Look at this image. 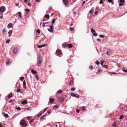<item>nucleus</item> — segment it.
<instances>
[{"mask_svg":"<svg viewBox=\"0 0 127 127\" xmlns=\"http://www.w3.org/2000/svg\"><path fill=\"white\" fill-rule=\"evenodd\" d=\"M104 63V62L103 61H102L101 62L100 64L101 65H103V64Z\"/></svg>","mask_w":127,"mask_h":127,"instance_id":"nucleus-51","label":"nucleus"},{"mask_svg":"<svg viewBox=\"0 0 127 127\" xmlns=\"http://www.w3.org/2000/svg\"><path fill=\"white\" fill-rule=\"evenodd\" d=\"M97 12H98L97 11H95V12L94 14H96L97 13Z\"/></svg>","mask_w":127,"mask_h":127,"instance_id":"nucleus-63","label":"nucleus"},{"mask_svg":"<svg viewBox=\"0 0 127 127\" xmlns=\"http://www.w3.org/2000/svg\"><path fill=\"white\" fill-rule=\"evenodd\" d=\"M64 98L62 97H60L59 98L58 100L60 102H62L64 101Z\"/></svg>","mask_w":127,"mask_h":127,"instance_id":"nucleus-7","label":"nucleus"},{"mask_svg":"<svg viewBox=\"0 0 127 127\" xmlns=\"http://www.w3.org/2000/svg\"><path fill=\"white\" fill-rule=\"evenodd\" d=\"M42 115L41 113H40L39 114L37 115V116L38 117H40Z\"/></svg>","mask_w":127,"mask_h":127,"instance_id":"nucleus-36","label":"nucleus"},{"mask_svg":"<svg viewBox=\"0 0 127 127\" xmlns=\"http://www.w3.org/2000/svg\"><path fill=\"white\" fill-rule=\"evenodd\" d=\"M42 45H37V46L39 48H41L42 47Z\"/></svg>","mask_w":127,"mask_h":127,"instance_id":"nucleus-47","label":"nucleus"},{"mask_svg":"<svg viewBox=\"0 0 127 127\" xmlns=\"http://www.w3.org/2000/svg\"><path fill=\"white\" fill-rule=\"evenodd\" d=\"M4 116L6 118H7L8 117V116L7 114H4Z\"/></svg>","mask_w":127,"mask_h":127,"instance_id":"nucleus-28","label":"nucleus"},{"mask_svg":"<svg viewBox=\"0 0 127 127\" xmlns=\"http://www.w3.org/2000/svg\"><path fill=\"white\" fill-rule=\"evenodd\" d=\"M119 6H122L123 5V4L120 3L119 4Z\"/></svg>","mask_w":127,"mask_h":127,"instance_id":"nucleus-49","label":"nucleus"},{"mask_svg":"<svg viewBox=\"0 0 127 127\" xmlns=\"http://www.w3.org/2000/svg\"><path fill=\"white\" fill-rule=\"evenodd\" d=\"M35 77L36 79L37 80H38L39 79V78L38 77V76L36 74V75H35Z\"/></svg>","mask_w":127,"mask_h":127,"instance_id":"nucleus-41","label":"nucleus"},{"mask_svg":"<svg viewBox=\"0 0 127 127\" xmlns=\"http://www.w3.org/2000/svg\"><path fill=\"white\" fill-rule=\"evenodd\" d=\"M118 3H124L125 2L124 0H118Z\"/></svg>","mask_w":127,"mask_h":127,"instance_id":"nucleus-12","label":"nucleus"},{"mask_svg":"<svg viewBox=\"0 0 127 127\" xmlns=\"http://www.w3.org/2000/svg\"><path fill=\"white\" fill-rule=\"evenodd\" d=\"M31 71L32 73L33 74H36V73H37L36 72V71H35L34 70H31Z\"/></svg>","mask_w":127,"mask_h":127,"instance_id":"nucleus-13","label":"nucleus"},{"mask_svg":"<svg viewBox=\"0 0 127 127\" xmlns=\"http://www.w3.org/2000/svg\"><path fill=\"white\" fill-rule=\"evenodd\" d=\"M75 90V88L74 87L72 88H71V90L72 91H74Z\"/></svg>","mask_w":127,"mask_h":127,"instance_id":"nucleus-44","label":"nucleus"},{"mask_svg":"<svg viewBox=\"0 0 127 127\" xmlns=\"http://www.w3.org/2000/svg\"><path fill=\"white\" fill-rule=\"evenodd\" d=\"M42 45V47H45V46H46V45H47V44H44L43 45Z\"/></svg>","mask_w":127,"mask_h":127,"instance_id":"nucleus-52","label":"nucleus"},{"mask_svg":"<svg viewBox=\"0 0 127 127\" xmlns=\"http://www.w3.org/2000/svg\"><path fill=\"white\" fill-rule=\"evenodd\" d=\"M22 103L23 104H27V101L25 100V101H23L22 102Z\"/></svg>","mask_w":127,"mask_h":127,"instance_id":"nucleus-15","label":"nucleus"},{"mask_svg":"<svg viewBox=\"0 0 127 127\" xmlns=\"http://www.w3.org/2000/svg\"><path fill=\"white\" fill-rule=\"evenodd\" d=\"M43 25L42 26L43 27H45V26L47 27H49L50 24H49V22H44L42 23Z\"/></svg>","mask_w":127,"mask_h":127,"instance_id":"nucleus-2","label":"nucleus"},{"mask_svg":"<svg viewBox=\"0 0 127 127\" xmlns=\"http://www.w3.org/2000/svg\"><path fill=\"white\" fill-rule=\"evenodd\" d=\"M101 70L100 69H99V70L98 71H97V75L101 73Z\"/></svg>","mask_w":127,"mask_h":127,"instance_id":"nucleus-14","label":"nucleus"},{"mask_svg":"<svg viewBox=\"0 0 127 127\" xmlns=\"http://www.w3.org/2000/svg\"><path fill=\"white\" fill-rule=\"evenodd\" d=\"M31 5V3L30 2H28V5L29 6H30Z\"/></svg>","mask_w":127,"mask_h":127,"instance_id":"nucleus-57","label":"nucleus"},{"mask_svg":"<svg viewBox=\"0 0 127 127\" xmlns=\"http://www.w3.org/2000/svg\"><path fill=\"white\" fill-rule=\"evenodd\" d=\"M70 95L72 96H73L75 95V94L72 92L70 93Z\"/></svg>","mask_w":127,"mask_h":127,"instance_id":"nucleus-30","label":"nucleus"},{"mask_svg":"<svg viewBox=\"0 0 127 127\" xmlns=\"http://www.w3.org/2000/svg\"><path fill=\"white\" fill-rule=\"evenodd\" d=\"M15 109L19 110H20L21 109V108H20V107H16Z\"/></svg>","mask_w":127,"mask_h":127,"instance_id":"nucleus-26","label":"nucleus"},{"mask_svg":"<svg viewBox=\"0 0 127 127\" xmlns=\"http://www.w3.org/2000/svg\"><path fill=\"white\" fill-rule=\"evenodd\" d=\"M74 96L75 97L77 98H78L79 96V95L77 94H75V95H74Z\"/></svg>","mask_w":127,"mask_h":127,"instance_id":"nucleus-25","label":"nucleus"},{"mask_svg":"<svg viewBox=\"0 0 127 127\" xmlns=\"http://www.w3.org/2000/svg\"><path fill=\"white\" fill-rule=\"evenodd\" d=\"M26 83L25 82V80H24L23 81V85L24 86H26Z\"/></svg>","mask_w":127,"mask_h":127,"instance_id":"nucleus-22","label":"nucleus"},{"mask_svg":"<svg viewBox=\"0 0 127 127\" xmlns=\"http://www.w3.org/2000/svg\"><path fill=\"white\" fill-rule=\"evenodd\" d=\"M30 118V117H27V119L28 120H29Z\"/></svg>","mask_w":127,"mask_h":127,"instance_id":"nucleus-64","label":"nucleus"},{"mask_svg":"<svg viewBox=\"0 0 127 127\" xmlns=\"http://www.w3.org/2000/svg\"><path fill=\"white\" fill-rule=\"evenodd\" d=\"M6 32V30L5 29H4L3 30H2V32L3 33H4L5 32Z\"/></svg>","mask_w":127,"mask_h":127,"instance_id":"nucleus-31","label":"nucleus"},{"mask_svg":"<svg viewBox=\"0 0 127 127\" xmlns=\"http://www.w3.org/2000/svg\"><path fill=\"white\" fill-rule=\"evenodd\" d=\"M63 2L64 3L65 6H66V4L68 2L67 0H63Z\"/></svg>","mask_w":127,"mask_h":127,"instance_id":"nucleus-10","label":"nucleus"},{"mask_svg":"<svg viewBox=\"0 0 127 127\" xmlns=\"http://www.w3.org/2000/svg\"><path fill=\"white\" fill-rule=\"evenodd\" d=\"M66 46V45L65 44H63L62 45V47L64 48H65V47Z\"/></svg>","mask_w":127,"mask_h":127,"instance_id":"nucleus-29","label":"nucleus"},{"mask_svg":"<svg viewBox=\"0 0 127 127\" xmlns=\"http://www.w3.org/2000/svg\"><path fill=\"white\" fill-rule=\"evenodd\" d=\"M104 67L106 68H108V65H105L104 66Z\"/></svg>","mask_w":127,"mask_h":127,"instance_id":"nucleus-48","label":"nucleus"},{"mask_svg":"<svg viewBox=\"0 0 127 127\" xmlns=\"http://www.w3.org/2000/svg\"><path fill=\"white\" fill-rule=\"evenodd\" d=\"M93 35L95 36H96L97 35V34L96 33L94 32L93 33Z\"/></svg>","mask_w":127,"mask_h":127,"instance_id":"nucleus-37","label":"nucleus"},{"mask_svg":"<svg viewBox=\"0 0 127 127\" xmlns=\"http://www.w3.org/2000/svg\"><path fill=\"white\" fill-rule=\"evenodd\" d=\"M43 60L42 58L40 57H37V65L39 66L41 64V63L42 62Z\"/></svg>","mask_w":127,"mask_h":127,"instance_id":"nucleus-1","label":"nucleus"},{"mask_svg":"<svg viewBox=\"0 0 127 127\" xmlns=\"http://www.w3.org/2000/svg\"><path fill=\"white\" fill-rule=\"evenodd\" d=\"M20 91V89H18L17 90V92H19Z\"/></svg>","mask_w":127,"mask_h":127,"instance_id":"nucleus-56","label":"nucleus"},{"mask_svg":"<svg viewBox=\"0 0 127 127\" xmlns=\"http://www.w3.org/2000/svg\"><path fill=\"white\" fill-rule=\"evenodd\" d=\"M9 42L10 40L9 39H7L6 41V42L7 43H8Z\"/></svg>","mask_w":127,"mask_h":127,"instance_id":"nucleus-45","label":"nucleus"},{"mask_svg":"<svg viewBox=\"0 0 127 127\" xmlns=\"http://www.w3.org/2000/svg\"><path fill=\"white\" fill-rule=\"evenodd\" d=\"M8 26H9V27L10 28H11V27H12V24L11 23H9L8 24Z\"/></svg>","mask_w":127,"mask_h":127,"instance_id":"nucleus-39","label":"nucleus"},{"mask_svg":"<svg viewBox=\"0 0 127 127\" xmlns=\"http://www.w3.org/2000/svg\"><path fill=\"white\" fill-rule=\"evenodd\" d=\"M109 52L108 51H107L106 52V54H107V55H109Z\"/></svg>","mask_w":127,"mask_h":127,"instance_id":"nucleus-58","label":"nucleus"},{"mask_svg":"<svg viewBox=\"0 0 127 127\" xmlns=\"http://www.w3.org/2000/svg\"><path fill=\"white\" fill-rule=\"evenodd\" d=\"M91 32L92 33H94L95 32V31L93 29V28H92V29L91 30Z\"/></svg>","mask_w":127,"mask_h":127,"instance_id":"nucleus-35","label":"nucleus"},{"mask_svg":"<svg viewBox=\"0 0 127 127\" xmlns=\"http://www.w3.org/2000/svg\"><path fill=\"white\" fill-rule=\"evenodd\" d=\"M112 1V0H108V1L109 2H111Z\"/></svg>","mask_w":127,"mask_h":127,"instance_id":"nucleus-59","label":"nucleus"},{"mask_svg":"<svg viewBox=\"0 0 127 127\" xmlns=\"http://www.w3.org/2000/svg\"><path fill=\"white\" fill-rule=\"evenodd\" d=\"M56 53L57 55H59L61 54V50L59 49H58L56 50Z\"/></svg>","mask_w":127,"mask_h":127,"instance_id":"nucleus-8","label":"nucleus"},{"mask_svg":"<svg viewBox=\"0 0 127 127\" xmlns=\"http://www.w3.org/2000/svg\"><path fill=\"white\" fill-rule=\"evenodd\" d=\"M123 117H124L123 115H121L120 116V119H122L123 118Z\"/></svg>","mask_w":127,"mask_h":127,"instance_id":"nucleus-38","label":"nucleus"},{"mask_svg":"<svg viewBox=\"0 0 127 127\" xmlns=\"http://www.w3.org/2000/svg\"><path fill=\"white\" fill-rule=\"evenodd\" d=\"M63 91L61 90H59L57 91V93L58 94L61 93L63 92Z\"/></svg>","mask_w":127,"mask_h":127,"instance_id":"nucleus-19","label":"nucleus"},{"mask_svg":"<svg viewBox=\"0 0 127 127\" xmlns=\"http://www.w3.org/2000/svg\"><path fill=\"white\" fill-rule=\"evenodd\" d=\"M24 79V78L23 77H21L20 78V80L21 81H23Z\"/></svg>","mask_w":127,"mask_h":127,"instance_id":"nucleus-34","label":"nucleus"},{"mask_svg":"<svg viewBox=\"0 0 127 127\" xmlns=\"http://www.w3.org/2000/svg\"><path fill=\"white\" fill-rule=\"evenodd\" d=\"M54 107L55 108H58V106L57 105H55L54 106Z\"/></svg>","mask_w":127,"mask_h":127,"instance_id":"nucleus-40","label":"nucleus"},{"mask_svg":"<svg viewBox=\"0 0 127 127\" xmlns=\"http://www.w3.org/2000/svg\"><path fill=\"white\" fill-rule=\"evenodd\" d=\"M11 60L10 59H8L6 61V64L7 65H8L11 63Z\"/></svg>","mask_w":127,"mask_h":127,"instance_id":"nucleus-5","label":"nucleus"},{"mask_svg":"<svg viewBox=\"0 0 127 127\" xmlns=\"http://www.w3.org/2000/svg\"><path fill=\"white\" fill-rule=\"evenodd\" d=\"M48 30L51 33H52L53 32V29H48Z\"/></svg>","mask_w":127,"mask_h":127,"instance_id":"nucleus-18","label":"nucleus"},{"mask_svg":"<svg viewBox=\"0 0 127 127\" xmlns=\"http://www.w3.org/2000/svg\"><path fill=\"white\" fill-rule=\"evenodd\" d=\"M12 49H13V52L14 54H16L18 52L17 49L14 48V47H12L11 48Z\"/></svg>","mask_w":127,"mask_h":127,"instance_id":"nucleus-4","label":"nucleus"},{"mask_svg":"<svg viewBox=\"0 0 127 127\" xmlns=\"http://www.w3.org/2000/svg\"><path fill=\"white\" fill-rule=\"evenodd\" d=\"M12 33V30H10L8 32V36L9 37H10Z\"/></svg>","mask_w":127,"mask_h":127,"instance_id":"nucleus-9","label":"nucleus"},{"mask_svg":"<svg viewBox=\"0 0 127 127\" xmlns=\"http://www.w3.org/2000/svg\"><path fill=\"white\" fill-rule=\"evenodd\" d=\"M50 102L51 103H52L54 102V100L53 98H51L50 99Z\"/></svg>","mask_w":127,"mask_h":127,"instance_id":"nucleus-11","label":"nucleus"},{"mask_svg":"<svg viewBox=\"0 0 127 127\" xmlns=\"http://www.w3.org/2000/svg\"><path fill=\"white\" fill-rule=\"evenodd\" d=\"M99 37L101 38H104V36L103 35H99Z\"/></svg>","mask_w":127,"mask_h":127,"instance_id":"nucleus-27","label":"nucleus"},{"mask_svg":"<svg viewBox=\"0 0 127 127\" xmlns=\"http://www.w3.org/2000/svg\"><path fill=\"white\" fill-rule=\"evenodd\" d=\"M45 17L46 18H49V15H45Z\"/></svg>","mask_w":127,"mask_h":127,"instance_id":"nucleus-50","label":"nucleus"},{"mask_svg":"<svg viewBox=\"0 0 127 127\" xmlns=\"http://www.w3.org/2000/svg\"><path fill=\"white\" fill-rule=\"evenodd\" d=\"M46 115H43V116H42L41 117V118H40V120H41L42 119H44V117H45Z\"/></svg>","mask_w":127,"mask_h":127,"instance_id":"nucleus-21","label":"nucleus"},{"mask_svg":"<svg viewBox=\"0 0 127 127\" xmlns=\"http://www.w3.org/2000/svg\"><path fill=\"white\" fill-rule=\"evenodd\" d=\"M89 13L91 14L93 13V11L92 9H91L89 12Z\"/></svg>","mask_w":127,"mask_h":127,"instance_id":"nucleus-32","label":"nucleus"},{"mask_svg":"<svg viewBox=\"0 0 127 127\" xmlns=\"http://www.w3.org/2000/svg\"><path fill=\"white\" fill-rule=\"evenodd\" d=\"M112 127H116V126L115 124H114L112 126Z\"/></svg>","mask_w":127,"mask_h":127,"instance_id":"nucleus-53","label":"nucleus"},{"mask_svg":"<svg viewBox=\"0 0 127 127\" xmlns=\"http://www.w3.org/2000/svg\"><path fill=\"white\" fill-rule=\"evenodd\" d=\"M49 27H50V29H53V27L52 26H49Z\"/></svg>","mask_w":127,"mask_h":127,"instance_id":"nucleus-61","label":"nucleus"},{"mask_svg":"<svg viewBox=\"0 0 127 127\" xmlns=\"http://www.w3.org/2000/svg\"><path fill=\"white\" fill-rule=\"evenodd\" d=\"M36 32L38 33H40V30L39 29H37L36 30Z\"/></svg>","mask_w":127,"mask_h":127,"instance_id":"nucleus-46","label":"nucleus"},{"mask_svg":"<svg viewBox=\"0 0 127 127\" xmlns=\"http://www.w3.org/2000/svg\"><path fill=\"white\" fill-rule=\"evenodd\" d=\"M12 95L11 94H9L8 95V96L9 97H11Z\"/></svg>","mask_w":127,"mask_h":127,"instance_id":"nucleus-55","label":"nucleus"},{"mask_svg":"<svg viewBox=\"0 0 127 127\" xmlns=\"http://www.w3.org/2000/svg\"><path fill=\"white\" fill-rule=\"evenodd\" d=\"M77 112V113H79V110H77V109H76Z\"/></svg>","mask_w":127,"mask_h":127,"instance_id":"nucleus-60","label":"nucleus"},{"mask_svg":"<svg viewBox=\"0 0 127 127\" xmlns=\"http://www.w3.org/2000/svg\"><path fill=\"white\" fill-rule=\"evenodd\" d=\"M20 124L22 126H25L26 125V122L24 120H21L20 122Z\"/></svg>","mask_w":127,"mask_h":127,"instance_id":"nucleus-3","label":"nucleus"},{"mask_svg":"<svg viewBox=\"0 0 127 127\" xmlns=\"http://www.w3.org/2000/svg\"><path fill=\"white\" fill-rule=\"evenodd\" d=\"M18 13L19 15H18V16L20 18H21L22 16H21V13L20 12H18Z\"/></svg>","mask_w":127,"mask_h":127,"instance_id":"nucleus-17","label":"nucleus"},{"mask_svg":"<svg viewBox=\"0 0 127 127\" xmlns=\"http://www.w3.org/2000/svg\"><path fill=\"white\" fill-rule=\"evenodd\" d=\"M111 73L112 74H116V73L114 72H111Z\"/></svg>","mask_w":127,"mask_h":127,"instance_id":"nucleus-62","label":"nucleus"},{"mask_svg":"<svg viewBox=\"0 0 127 127\" xmlns=\"http://www.w3.org/2000/svg\"><path fill=\"white\" fill-rule=\"evenodd\" d=\"M56 19V18H55V19H54L52 20V24H54L55 23V20Z\"/></svg>","mask_w":127,"mask_h":127,"instance_id":"nucleus-20","label":"nucleus"},{"mask_svg":"<svg viewBox=\"0 0 127 127\" xmlns=\"http://www.w3.org/2000/svg\"><path fill=\"white\" fill-rule=\"evenodd\" d=\"M81 109L82 111H84L85 110V108L84 106H82L81 107Z\"/></svg>","mask_w":127,"mask_h":127,"instance_id":"nucleus-24","label":"nucleus"},{"mask_svg":"<svg viewBox=\"0 0 127 127\" xmlns=\"http://www.w3.org/2000/svg\"><path fill=\"white\" fill-rule=\"evenodd\" d=\"M95 63L97 64V65H98L100 63L98 62V61H96L95 62Z\"/></svg>","mask_w":127,"mask_h":127,"instance_id":"nucleus-33","label":"nucleus"},{"mask_svg":"<svg viewBox=\"0 0 127 127\" xmlns=\"http://www.w3.org/2000/svg\"><path fill=\"white\" fill-rule=\"evenodd\" d=\"M69 29L71 31H72L74 29L73 27H70Z\"/></svg>","mask_w":127,"mask_h":127,"instance_id":"nucleus-42","label":"nucleus"},{"mask_svg":"<svg viewBox=\"0 0 127 127\" xmlns=\"http://www.w3.org/2000/svg\"><path fill=\"white\" fill-rule=\"evenodd\" d=\"M30 11V10L27 8H26L25 9V12H26V13L27 14H28L29 13Z\"/></svg>","mask_w":127,"mask_h":127,"instance_id":"nucleus-16","label":"nucleus"},{"mask_svg":"<svg viewBox=\"0 0 127 127\" xmlns=\"http://www.w3.org/2000/svg\"><path fill=\"white\" fill-rule=\"evenodd\" d=\"M5 11L4 8L3 7H1L0 8V13L1 14Z\"/></svg>","mask_w":127,"mask_h":127,"instance_id":"nucleus-6","label":"nucleus"},{"mask_svg":"<svg viewBox=\"0 0 127 127\" xmlns=\"http://www.w3.org/2000/svg\"><path fill=\"white\" fill-rule=\"evenodd\" d=\"M123 71L124 72H127V70L124 69L123 70Z\"/></svg>","mask_w":127,"mask_h":127,"instance_id":"nucleus-54","label":"nucleus"},{"mask_svg":"<svg viewBox=\"0 0 127 127\" xmlns=\"http://www.w3.org/2000/svg\"><path fill=\"white\" fill-rule=\"evenodd\" d=\"M93 67L92 66H89L90 69L91 70H92L93 69Z\"/></svg>","mask_w":127,"mask_h":127,"instance_id":"nucleus-43","label":"nucleus"},{"mask_svg":"<svg viewBox=\"0 0 127 127\" xmlns=\"http://www.w3.org/2000/svg\"><path fill=\"white\" fill-rule=\"evenodd\" d=\"M68 47L70 48H71L72 47V44H68Z\"/></svg>","mask_w":127,"mask_h":127,"instance_id":"nucleus-23","label":"nucleus"}]
</instances>
